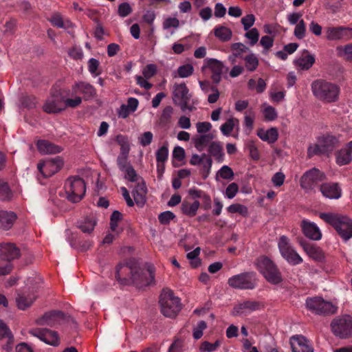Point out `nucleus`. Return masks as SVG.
I'll return each instance as SVG.
<instances>
[{"label": "nucleus", "mask_w": 352, "mask_h": 352, "mask_svg": "<svg viewBox=\"0 0 352 352\" xmlns=\"http://www.w3.org/2000/svg\"><path fill=\"white\" fill-rule=\"evenodd\" d=\"M194 67L190 64L183 65L178 67L177 74L180 78H187L192 74Z\"/></svg>", "instance_id": "nucleus-51"}, {"label": "nucleus", "mask_w": 352, "mask_h": 352, "mask_svg": "<svg viewBox=\"0 0 352 352\" xmlns=\"http://www.w3.org/2000/svg\"><path fill=\"white\" fill-rule=\"evenodd\" d=\"M64 188L66 198L72 203L79 202L86 192L85 182L78 176L68 178L65 182Z\"/></svg>", "instance_id": "nucleus-6"}, {"label": "nucleus", "mask_w": 352, "mask_h": 352, "mask_svg": "<svg viewBox=\"0 0 352 352\" xmlns=\"http://www.w3.org/2000/svg\"><path fill=\"white\" fill-rule=\"evenodd\" d=\"M36 299V296L31 292H23L18 294L16 302L19 309L25 310L29 307Z\"/></svg>", "instance_id": "nucleus-29"}, {"label": "nucleus", "mask_w": 352, "mask_h": 352, "mask_svg": "<svg viewBox=\"0 0 352 352\" xmlns=\"http://www.w3.org/2000/svg\"><path fill=\"white\" fill-rule=\"evenodd\" d=\"M96 225V221L94 218L87 217L82 220L78 221L77 227L84 233L90 234L94 230Z\"/></svg>", "instance_id": "nucleus-35"}, {"label": "nucleus", "mask_w": 352, "mask_h": 352, "mask_svg": "<svg viewBox=\"0 0 352 352\" xmlns=\"http://www.w3.org/2000/svg\"><path fill=\"white\" fill-rule=\"evenodd\" d=\"M12 270L11 261L5 260L0 256V275H6L10 273Z\"/></svg>", "instance_id": "nucleus-56"}, {"label": "nucleus", "mask_w": 352, "mask_h": 352, "mask_svg": "<svg viewBox=\"0 0 352 352\" xmlns=\"http://www.w3.org/2000/svg\"><path fill=\"white\" fill-rule=\"evenodd\" d=\"M20 250L14 243H0V256L5 260L12 261L19 258Z\"/></svg>", "instance_id": "nucleus-22"}, {"label": "nucleus", "mask_w": 352, "mask_h": 352, "mask_svg": "<svg viewBox=\"0 0 352 352\" xmlns=\"http://www.w3.org/2000/svg\"><path fill=\"white\" fill-rule=\"evenodd\" d=\"M153 135L151 131L143 133L138 138L139 143L142 146H148L153 140Z\"/></svg>", "instance_id": "nucleus-60"}, {"label": "nucleus", "mask_w": 352, "mask_h": 352, "mask_svg": "<svg viewBox=\"0 0 352 352\" xmlns=\"http://www.w3.org/2000/svg\"><path fill=\"white\" fill-rule=\"evenodd\" d=\"M122 214L118 210H115L112 212L110 218V228L113 232H116L118 222L122 219Z\"/></svg>", "instance_id": "nucleus-52"}, {"label": "nucleus", "mask_w": 352, "mask_h": 352, "mask_svg": "<svg viewBox=\"0 0 352 352\" xmlns=\"http://www.w3.org/2000/svg\"><path fill=\"white\" fill-rule=\"evenodd\" d=\"M63 92H66V94L68 95L69 90L64 91L60 89L54 88L51 92V98L47 100L43 107V111L47 113H56L64 110L63 102L65 96Z\"/></svg>", "instance_id": "nucleus-11"}, {"label": "nucleus", "mask_w": 352, "mask_h": 352, "mask_svg": "<svg viewBox=\"0 0 352 352\" xmlns=\"http://www.w3.org/2000/svg\"><path fill=\"white\" fill-rule=\"evenodd\" d=\"M245 60V66L250 72H254L256 69L258 65V59L257 56L251 53L243 58Z\"/></svg>", "instance_id": "nucleus-41"}, {"label": "nucleus", "mask_w": 352, "mask_h": 352, "mask_svg": "<svg viewBox=\"0 0 352 352\" xmlns=\"http://www.w3.org/2000/svg\"><path fill=\"white\" fill-rule=\"evenodd\" d=\"M255 16L252 14H247L241 19V23L245 30H248L254 23Z\"/></svg>", "instance_id": "nucleus-64"}, {"label": "nucleus", "mask_w": 352, "mask_h": 352, "mask_svg": "<svg viewBox=\"0 0 352 352\" xmlns=\"http://www.w3.org/2000/svg\"><path fill=\"white\" fill-rule=\"evenodd\" d=\"M227 210L230 213H239L243 217L248 214V208L240 204H233L227 208Z\"/></svg>", "instance_id": "nucleus-46"}, {"label": "nucleus", "mask_w": 352, "mask_h": 352, "mask_svg": "<svg viewBox=\"0 0 352 352\" xmlns=\"http://www.w3.org/2000/svg\"><path fill=\"white\" fill-rule=\"evenodd\" d=\"M228 284L232 288L239 289H253L257 285L256 274L247 272L231 276Z\"/></svg>", "instance_id": "nucleus-7"}, {"label": "nucleus", "mask_w": 352, "mask_h": 352, "mask_svg": "<svg viewBox=\"0 0 352 352\" xmlns=\"http://www.w3.org/2000/svg\"><path fill=\"white\" fill-rule=\"evenodd\" d=\"M175 218V215L170 211H165L160 213L158 216L159 221L161 224L168 225L170 221Z\"/></svg>", "instance_id": "nucleus-58"}, {"label": "nucleus", "mask_w": 352, "mask_h": 352, "mask_svg": "<svg viewBox=\"0 0 352 352\" xmlns=\"http://www.w3.org/2000/svg\"><path fill=\"white\" fill-rule=\"evenodd\" d=\"M309 342L303 336H292L290 339L292 352H314V349Z\"/></svg>", "instance_id": "nucleus-19"}, {"label": "nucleus", "mask_w": 352, "mask_h": 352, "mask_svg": "<svg viewBox=\"0 0 352 352\" xmlns=\"http://www.w3.org/2000/svg\"><path fill=\"white\" fill-rule=\"evenodd\" d=\"M200 248H197L193 251L188 252L186 255L187 258L192 261L191 265L193 267H198L201 263L200 260L197 258L200 254Z\"/></svg>", "instance_id": "nucleus-53"}, {"label": "nucleus", "mask_w": 352, "mask_h": 352, "mask_svg": "<svg viewBox=\"0 0 352 352\" xmlns=\"http://www.w3.org/2000/svg\"><path fill=\"white\" fill-rule=\"evenodd\" d=\"M245 36L250 40V44L253 46L258 41L259 32L256 28H252L245 34Z\"/></svg>", "instance_id": "nucleus-59"}, {"label": "nucleus", "mask_w": 352, "mask_h": 352, "mask_svg": "<svg viewBox=\"0 0 352 352\" xmlns=\"http://www.w3.org/2000/svg\"><path fill=\"white\" fill-rule=\"evenodd\" d=\"M16 218V214L14 212L0 210V228L5 230H10Z\"/></svg>", "instance_id": "nucleus-28"}, {"label": "nucleus", "mask_w": 352, "mask_h": 352, "mask_svg": "<svg viewBox=\"0 0 352 352\" xmlns=\"http://www.w3.org/2000/svg\"><path fill=\"white\" fill-rule=\"evenodd\" d=\"M208 152L218 162L223 161L224 153L220 142H212L208 146Z\"/></svg>", "instance_id": "nucleus-32"}, {"label": "nucleus", "mask_w": 352, "mask_h": 352, "mask_svg": "<svg viewBox=\"0 0 352 352\" xmlns=\"http://www.w3.org/2000/svg\"><path fill=\"white\" fill-rule=\"evenodd\" d=\"M319 217L331 225L338 235L344 241L352 238V219L345 215L336 213L322 212Z\"/></svg>", "instance_id": "nucleus-2"}, {"label": "nucleus", "mask_w": 352, "mask_h": 352, "mask_svg": "<svg viewBox=\"0 0 352 352\" xmlns=\"http://www.w3.org/2000/svg\"><path fill=\"white\" fill-rule=\"evenodd\" d=\"M168 157V144L165 143L156 152L157 171L160 172V164H164Z\"/></svg>", "instance_id": "nucleus-39"}, {"label": "nucleus", "mask_w": 352, "mask_h": 352, "mask_svg": "<svg viewBox=\"0 0 352 352\" xmlns=\"http://www.w3.org/2000/svg\"><path fill=\"white\" fill-rule=\"evenodd\" d=\"M306 55L302 56L296 60V64L302 69L307 70L311 67L315 63V58L314 56L309 54L308 52H306Z\"/></svg>", "instance_id": "nucleus-38"}, {"label": "nucleus", "mask_w": 352, "mask_h": 352, "mask_svg": "<svg viewBox=\"0 0 352 352\" xmlns=\"http://www.w3.org/2000/svg\"><path fill=\"white\" fill-rule=\"evenodd\" d=\"M298 243L304 251L311 258L320 261L324 258V253L321 248L314 243H311L303 239H299Z\"/></svg>", "instance_id": "nucleus-21"}, {"label": "nucleus", "mask_w": 352, "mask_h": 352, "mask_svg": "<svg viewBox=\"0 0 352 352\" xmlns=\"http://www.w3.org/2000/svg\"><path fill=\"white\" fill-rule=\"evenodd\" d=\"M162 314L168 318L176 317L182 308L181 300L172 290L163 289L159 300Z\"/></svg>", "instance_id": "nucleus-4"}, {"label": "nucleus", "mask_w": 352, "mask_h": 352, "mask_svg": "<svg viewBox=\"0 0 352 352\" xmlns=\"http://www.w3.org/2000/svg\"><path fill=\"white\" fill-rule=\"evenodd\" d=\"M123 172L125 173V179H128L131 182H137L139 179V177L133 168L132 166H128L126 169H125Z\"/></svg>", "instance_id": "nucleus-62"}, {"label": "nucleus", "mask_w": 352, "mask_h": 352, "mask_svg": "<svg viewBox=\"0 0 352 352\" xmlns=\"http://www.w3.org/2000/svg\"><path fill=\"white\" fill-rule=\"evenodd\" d=\"M318 142L321 144L326 153H330L338 145V138L331 134L322 135L318 138Z\"/></svg>", "instance_id": "nucleus-26"}, {"label": "nucleus", "mask_w": 352, "mask_h": 352, "mask_svg": "<svg viewBox=\"0 0 352 352\" xmlns=\"http://www.w3.org/2000/svg\"><path fill=\"white\" fill-rule=\"evenodd\" d=\"M207 328V324L205 321L201 320L197 323L196 327L193 329V338L195 340L200 339L203 336V331Z\"/></svg>", "instance_id": "nucleus-55"}, {"label": "nucleus", "mask_w": 352, "mask_h": 352, "mask_svg": "<svg viewBox=\"0 0 352 352\" xmlns=\"http://www.w3.org/2000/svg\"><path fill=\"white\" fill-rule=\"evenodd\" d=\"M30 333L47 344L56 346L59 344L57 332L46 328H36L30 330Z\"/></svg>", "instance_id": "nucleus-17"}, {"label": "nucleus", "mask_w": 352, "mask_h": 352, "mask_svg": "<svg viewBox=\"0 0 352 352\" xmlns=\"http://www.w3.org/2000/svg\"><path fill=\"white\" fill-rule=\"evenodd\" d=\"M238 192L239 185L235 182H232L226 188L224 195L228 199H232L236 196Z\"/></svg>", "instance_id": "nucleus-57"}, {"label": "nucleus", "mask_w": 352, "mask_h": 352, "mask_svg": "<svg viewBox=\"0 0 352 352\" xmlns=\"http://www.w3.org/2000/svg\"><path fill=\"white\" fill-rule=\"evenodd\" d=\"M63 161L59 156L47 158L37 164V168L45 177H49L57 173L63 166Z\"/></svg>", "instance_id": "nucleus-13"}, {"label": "nucleus", "mask_w": 352, "mask_h": 352, "mask_svg": "<svg viewBox=\"0 0 352 352\" xmlns=\"http://www.w3.org/2000/svg\"><path fill=\"white\" fill-rule=\"evenodd\" d=\"M262 305L258 301L245 300L239 303L234 307V310L237 314L243 313V310H248L249 313L261 309Z\"/></svg>", "instance_id": "nucleus-31"}, {"label": "nucleus", "mask_w": 352, "mask_h": 352, "mask_svg": "<svg viewBox=\"0 0 352 352\" xmlns=\"http://www.w3.org/2000/svg\"><path fill=\"white\" fill-rule=\"evenodd\" d=\"M234 57L243 58V54L250 51V49L241 43H234L230 46Z\"/></svg>", "instance_id": "nucleus-42"}, {"label": "nucleus", "mask_w": 352, "mask_h": 352, "mask_svg": "<svg viewBox=\"0 0 352 352\" xmlns=\"http://www.w3.org/2000/svg\"><path fill=\"white\" fill-rule=\"evenodd\" d=\"M278 247L280 255L290 265H297L302 263V257L294 250L290 243V240L286 236H281L278 242Z\"/></svg>", "instance_id": "nucleus-10"}, {"label": "nucleus", "mask_w": 352, "mask_h": 352, "mask_svg": "<svg viewBox=\"0 0 352 352\" xmlns=\"http://www.w3.org/2000/svg\"><path fill=\"white\" fill-rule=\"evenodd\" d=\"M301 226L303 234L307 238L314 241H318L321 239L322 233L316 223L303 220Z\"/></svg>", "instance_id": "nucleus-24"}, {"label": "nucleus", "mask_w": 352, "mask_h": 352, "mask_svg": "<svg viewBox=\"0 0 352 352\" xmlns=\"http://www.w3.org/2000/svg\"><path fill=\"white\" fill-rule=\"evenodd\" d=\"M258 272L267 282L272 285H278L283 281L282 274L277 265L270 258L260 256L256 260Z\"/></svg>", "instance_id": "nucleus-5"}, {"label": "nucleus", "mask_w": 352, "mask_h": 352, "mask_svg": "<svg viewBox=\"0 0 352 352\" xmlns=\"http://www.w3.org/2000/svg\"><path fill=\"white\" fill-rule=\"evenodd\" d=\"M234 177V173L232 169L227 166L223 165L217 172L215 176V179L217 182H219L220 179H226L228 181L233 180Z\"/></svg>", "instance_id": "nucleus-37"}, {"label": "nucleus", "mask_w": 352, "mask_h": 352, "mask_svg": "<svg viewBox=\"0 0 352 352\" xmlns=\"http://www.w3.org/2000/svg\"><path fill=\"white\" fill-rule=\"evenodd\" d=\"M306 27L305 21L301 19L298 23L296 24L294 34L295 36L298 39H302L305 36Z\"/></svg>", "instance_id": "nucleus-54"}, {"label": "nucleus", "mask_w": 352, "mask_h": 352, "mask_svg": "<svg viewBox=\"0 0 352 352\" xmlns=\"http://www.w3.org/2000/svg\"><path fill=\"white\" fill-rule=\"evenodd\" d=\"M263 115L266 120L272 121L277 118L276 109L272 106H267L263 109Z\"/></svg>", "instance_id": "nucleus-63"}, {"label": "nucleus", "mask_w": 352, "mask_h": 352, "mask_svg": "<svg viewBox=\"0 0 352 352\" xmlns=\"http://www.w3.org/2000/svg\"><path fill=\"white\" fill-rule=\"evenodd\" d=\"M235 123H239V120L236 118H230L225 123H223L220 130L224 135H229L233 130Z\"/></svg>", "instance_id": "nucleus-47"}, {"label": "nucleus", "mask_w": 352, "mask_h": 352, "mask_svg": "<svg viewBox=\"0 0 352 352\" xmlns=\"http://www.w3.org/2000/svg\"><path fill=\"white\" fill-rule=\"evenodd\" d=\"M191 98V94L189 89L184 82L177 84L173 87V100L175 104H179L181 109L186 107V103L189 102Z\"/></svg>", "instance_id": "nucleus-16"}, {"label": "nucleus", "mask_w": 352, "mask_h": 352, "mask_svg": "<svg viewBox=\"0 0 352 352\" xmlns=\"http://www.w3.org/2000/svg\"><path fill=\"white\" fill-rule=\"evenodd\" d=\"M207 67L211 72V79L214 84H218L221 80V75L228 71L223 62L216 58H206L203 69Z\"/></svg>", "instance_id": "nucleus-14"}, {"label": "nucleus", "mask_w": 352, "mask_h": 352, "mask_svg": "<svg viewBox=\"0 0 352 352\" xmlns=\"http://www.w3.org/2000/svg\"><path fill=\"white\" fill-rule=\"evenodd\" d=\"M336 163L339 166L349 164L352 161V140L344 147L339 150L336 154Z\"/></svg>", "instance_id": "nucleus-25"}, {"label": "nucleus", "mask_w": 352, "mask_h": 352, "mask_svg": "<svg viewBox=\"0 0 352 352\" xmlns=\"http://www.w3.org/2000/svg\"><path fill=\"white\" fill-rule=\"evenodd\" d=\"M173 112V109L171 106H167L163 109L160 118V123L162 125L166 126L170 122Z\"/></svg>", "instance_id": "nucleus-48"}, {"label": "nucleus", "mask_w": 352, "mask_h": 352, "mask_svg": "<svg viewBox=\"0 0 352 352\" xmlns=\"http://www.w3.org/2000/svg\"><path fill=\"white\" fill-rule=\"evenodd\" d=\"M65 320V314L61 311H51L45 313L36 320L38 325H47L51 327H56Z\"/></svg>", "instance_id": "nucleus-18"}, {"label": "nucleus", "mask_w": 352, "mask_h": 352, "mask_svg": "<svg viewBox=\"0 0 352 352\" xmlns=\"http://www.w3.org/2000/svg\"><path fill=\"white\" fill-rule=\"evenodd\" d=\"M337 55L346 60L352 61V44L339 45L336 47Z\"/></svg>", "instance_id": "nucleus-40"}, {"label": "nucleus", "mask_w": 352, "mask_h": 352, "mask_svg": "<svg viewBox=\"0 0 352 352\" xmlns=\"http://www.w3.org/2000/svg\"><path fill=\"white\" fill-rule=\"evenodd\" d=\"M8 338L9 341L13 340V335L8 326L0 319V340Z\"/></svg>", "instance_id": "nucleus-50"}, {"label": "nucleus", "mask_w": 352, "mask_h": 352, "mask_svg": "<svg viewBox=\"0 0 352 352\" xmlns=\"http://www.w3.org/2000/svg\"><path fill=\"white\" fill-rule=\"evenodd\" d=\"M324 175L314 168L305 172L300 178V186L307 190H312L323 181Z\"/></svg>", "instance_id": "nucleus-12"}, {"label": "nucleus", "mask_w": 352, "mask_h": 352, "mask_svg": "<svg viewBox=\"0 0 352 352\" xmlns=\"http://www.w3.org/2000/svg\"><path fill=\"white\" fill-rule=\"evenodd\" d=\"M221 344V342L219 340H217L214 343L204 341L199 346V350L201 352H214L217 350Z\"/></svg>", "instance_id": "nucleus-44"}, {"label": "nucleus", "mask_w": 352, "mask_h": 352, "mask_svg": "<svg viewBox=\"0 0 352 352\" xmlns=\"http://www.w3.org/2000/svg\"><path fill=\"white\" fill-rule=\"evenodd\" d=\"M214 34L217 38L223 42L229 41L232 35L231 30L223 25L215 27Z\"/></svg>", "instance_id": "nucleus-36"}, {"label": "nucleus", "mask_w": 352, "mask_h": 352, "mask_svg": "<svg viewBox=\"0 0 352 352\" xmlns=\"http://www.w3.org/2000/svg\"><path fill=\"white\" fill-rule=\"evenodd\" d=\"M116 278L120 285L142 287L154 282V269L151 265L141 268L134 258H129L116 266Z\"/></svg>", "instance_id": "nucleus-1"}, {"label": "nucleus", "mask_w": 352, "mask_h": 352, "mask_svg": "<svg viewBox=\"0 0 352 352\" xmlns=\"http://www.w3.org/2000/svg\"><path fill=\"white\" fill-rule=\"evenodd\" d=\"M326 154V152L323 149L321 144L316 143L310 144L307 148V157L312 158L315 155H321Z\"/></svg>", "instance_id": "nucleus-43"}, {"label": "nucleus", "mask_w": 352, "mask_h": 352, "mask_svg": "<svg viewBox=\"0 0 352 352\" xmlns=\"http://www.w3.org/2000/svg\"><path fill=\"white\" fill-rule=\"evenodd\" d=\"M333 333L342 339L352 336V317L349 315H342L336 317L331 322Z\"/></svg>", "instance_id": "nucleus-9"}, {"label": "nucleus", "mask_w": 352, "mask_h": 352, "mask_svg": "<svg viewBox=\"0 0 352 352\" xmlns=\"http://www.w3.org/2000/svg\"><path fill=\"white\" fill-rule=\"evenodd\" d=\"M12 197V192L8 183L0 182V199L9 201Z\"/></svg>", "instance_id": "nucleus-45"}, {"label": "nucleus", "mask_w": 352, "mask_h": 352, "mask_svg": "<svg viewBox=\"0 0 352 352\" xmlns=\"http://www.w3.org/2000/svg\"><path fill=\"white\" fill-rule=\"evenodd\" d=\"M21 102L23 107L30 109L36 107L37 100L34 96L26 95L21 97Z\"/></svg>", "instance_id": "nucleus-49"}, {"label": "nucleus", "mask_w": 352, "mask_h": 352, "mask_svg": "<svg viewBox=\"0 0 352 352\" xmlns=\"http://www.w3.org/2000/svg\"><path fill=\"white\" fill-rule=\"evenodd\" d=\"M257 135L265 142L268 143H274L278 138V133L276 128H271L267 131L260 129L257 132Z\"/></svg>", "instance_id": "nucleus-33"}, {"label": "nucleus", "mask_w": 352, "mask_h": 352, "mask_svg": "<svg viewBox=\"0 0 352 352\" xmlns=\"http://www.w3.org/2000/svg\"><path fill=\"white\" fill-rule=\"evenodd\" d=\"M314 95L318 99L327 102H335L338 99L340 87L332 82L318 79L311 83Z\"/></svg>", "instance_id": "nucleus-3"}, {"label": "nucleus", "mask_w": 352, "mask_h": 352, "mask_svg": "<svg viewBox=\"0 0 352 352\" xmlns=\"http://www.w3.org/2000/svg\"><path fill=\"white\" fill-rule=\"evenodd\" d=\"M200 206L199 201L195 200L192 204H189L187 201H184L181 206V210L183 214L192 217L196 215L197 210Z\"/></svg>", "instance_id": "nucleus-34"}, {"label": "nucleus", "mask_w": 352, "mask_h": 352, "mask_svg": "<svg viewBox=\"0 0 352 352\" xmlns=\"http://www.w3.org/2000/svg\"><path fill=\"white\" fill-rule=\"evenodd\" d=\"M214 136L212 133L201 134L195 135L192 138L195 147L199 151H202L204 148L210 145V142L214 139Z\"/></svg>", "instance_id": "nucleus-30"}, {"label": "nucleus", "mask_w": 352, "mask_h": 352, "mask_svg": "<svg viewBox=\"0 0 352 352\" xmlns=\"http://www.w3.org/2000/svg\"><path fill=\"white\" fill-rule=\"evenodd\" d=\"M306 306L309 311L318 315H330L337 311V307L318 296L307 298Z\"/></svg>", "instance_id": "nucleus-8"}, {"label": "nucleus", "mask_w": 352, "mask_h": 352, "mask_svg": "<svg viewBox=\"0 0 352 352\" xmlns=\"http://www.w3.org/2000/svg\"><path fill=\"white\" fill-rule=\"evenodd\" d=\"M72 91L74 94L81 93L84 95V100H88L95 98L97 95L96 89L91 84L80 81L76 82L72 86Z\"/></svg>", "instance_id": "nucleus-20"}, {"label": "nucleus", "mask_w": 352, "mask_h": 352, "mask_svg": "<svg viewBox=\"0 0 352 352\" xmlns=\"http://www.w3.org/2000/svg\"><path fill=\"white\" fill-rule=\"evenodd\" d=\"M320 191L329 199H339L342 195V189L337 183H324L320 186Z\"/></svg>", "instance_id": "nucleus-23"}, {"label": "nucleus", "mask_w": 352, "mask_h": 352, "mask_svg": "<svg viewBox=\"0 0 352 352\" xmlns=\"http://www.w3.org/2000/svg\"><path fill=\"white\" fill-rule=\"evenodd\" d=\"M326 38L329 41H349L352 39V28L345 26L328 27L325 30Z\"/></svg>", "instance_id": "nucleus-15"}, {"label": "nucleus", "mask_w": 352, "mask_h": 352, "mask_svg": "<svg viewBox=\"0 0 352 352\" xmlns=\"http://www.w3.org/2000/svg\"><path fill=\"white\" fill-rule=\"evenodd\" d=\"M212 164V160L211 158H207V161H205V162L202 164V168L200 170V173L204 179H206L208 177L210 173Z\"/></svg>", "instance_id": "nucleus-61"}, {"label": "nucleus", "mask_w": 352, "mask_h": 352, "mask_svg": "<svg viewBox=\"0 0 352 352\" xmlns=\"http://www.w3.org/2000/svg\"><path fill=\"white\" fill-rule=\"evenodd\" d=\"M38 151L43 154H56L62 151V148L47 140H40L36 143Z\"/></svg>", "instance_id": "nucleus-27"}]
</instances>
